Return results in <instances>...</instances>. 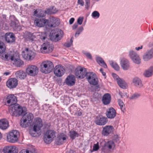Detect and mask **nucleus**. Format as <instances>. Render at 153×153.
<instances>
[{"instance_id": "4468645a", "label": "nucleus", "mask_w": 153, "mask_h": 153, "mask_svg": "<svg viewBox=\"0 0 153 153\" xmlns=\"http://www.w3.org/2000/svg\"><path fill=\"white\" fill-rule=\"evenodd\" d=\"M5 101L8 104L10 105V108H11L12 105L17 104V98L13 94L9 95L6 97Z\"/></svg>"}, {"instance_id": "6ab92c4d", "label": "nucleus", "mask_w": 153, "mask_h": 153, "mask_svg": "<svg viewBox=\"0 0 153 153\" xmlns=\"http://www.w3.org/2000/svg\"><path fill=\"white\" fill-rule=\"evenodd\" d=\"M129 56L133 61L137 64L140 63L141 59L137 54L135 52L130 51L129 53Z\"/></svg>"}, {"instance_id": "c85d7f7f", "label": "nucleus", "mask_w": 153, "mask_h": 153, "mask_svg": "<svg viewBox=\"0 0 153 153\" xmlns=\"http://www.w3.org/2000/svg\"><path fill=\"white\" fill-rule=\"evenodd\" d=\"M42 126V120L38 117L36 119L35 124L34 126L33 129L36 131V129L40 130Z\"/></svg>"}, {"instance_id": "4d7b16f0", "label": "nucleus", "mask_w": 153, "mask_h": 153, "mask_svg": "<svg viewBox=\"0 0 153 153\" xmlns=\"http://www.w3.org/2000/svg\"><path fill=\"white\" fill-rule=\"evenodd\" d=\"M113 140L117 142L119 140V137L117 135H114L113 137Z\"/></svg>"}, {"instance_id": "58836bf2", "label": "nucleus", "mask_w": 153, "mask_h": 153, "mask_svg": "<svg viewBox=\"0 0 153 153\" xmlns=\"http://www.w3.org/2000/svg\"><path fill=\"white\" fill-rule=\"evenodd\" d=\"M110 64L112 67L116 70L118 71L119 70L120 67L116 63L111 62H110Z\"/></svg>"}, {"instance_id": "9b49d317", "label": "nucleus", "mask_w": 153, "mask_h": 153, "mask_svg": "<svg viewBox=\"0 0 153 153\" xmlns=\"http://www.w3.org/2000/svg\"><path fill=\"white\" fill-rule=\"evenodd\" d=\"M22 55L25 59L30 60L34 58L35 54L33 52L26 48L24 51H22Z\"/></svg>"}, {"instance_id": "f8f14e48", "label": "nucleus", "mask_w": 153, "mask_h": 153, "mask_svg": "<svg viewBox=\"0 0 153 153\" xmlns=\"http://www.w3.org/2000/svg\"><path fill=\"white\" fill-rule=\"evenodd\" d=\"M53 48V46L51 45L50 43L45 42L42 45L41 50L42 53H49L52 51Z\"/></svg>"}, {"instance_id": "49530a36", "label": "nucleus", "mask_w": 153, "mask_h": 153, "mask_svg": "<svg viewBox=\"0 0 153 153\" xmlns=\"http://www.w3.org/2000/svg\"><path fill=\"white\" fill-rule=\"evenodd\" d=\"M83 30V27H80L76 31L75 34V36L76 37H78L80 33Z\"/></svg>"}, {"instance_id": "7ed1b4c3", "label": "nucleus", "mask_w": 153, "mask_h": 153, "mask_svg": "<svg viewBox=\"0 0 153 153\" xmlns=\"http://www.w3.org/2000/svg\"><path fill=\"white\" fill-rule=\"evenodd\" d=\"M63 35V33L62 30L55 28L51 31L50 38L51 40L56 42L62 38Z\"/></svg>"}, {"instance_id": "37998d69", "label": "nucleus", "mask_w": 153, "mask_h": 153, "mask_svg": "<svg viewBox=\"0 0 153 153\" xmlns=\"http://www.w3.org/2000/svg\"><path fill=\"white\" fill-rule=\"evenodd\" d=\"M46 13L45 11L41 10L37 14V16L39 17H43L46 16Z\"/></svg>"}, {"instance_id": "338daca9", "label": "nucleus", "mask_w": 153, "mask_h": 153, "mask_svg": "<svg viewBox=\"0 0 153 153\" xmlns=\"http://www.w3.org/2000/svg\"><path fill=\"white\" fill-rule=\"evenodd\" d=\"M40 39H41L42 40H45L46 38V37L45 36H42L40 37Z\"/></svg>"}, {"instance_id": "aec40b11", "label": "nucleus", "mask_w": 153, "mask_h": 153, "mask_svg": "<svg viewBox=\"0 0 153 153\" xmlns=\"http://www.w3.org/2000/svg\"><path fill=\"white\" fill-rule=\"evenodd\" d=\"M76 82L75 76L72 74L69 75L65 80L66 84L68 86H72L75 85Z\"/></svg>"}, {"instance_id": "69168bd1", "label": "nucleus", "mask_w": 153, "mask_h": 153, "mask_svg": "<svg viewBox=\"0 0 153 153\" xmlns=\"http://www.w3.org/2000/svg\"><path fill=\"white\" fill-rule=\"evenodd\" d=\"M142 48H143V46L142 45H141V46L140 47H139L137 48V47H136L135 48V49L137 50V51H139V50L140 49H141Z\"/></svg>"}, {"instance_id": "774afa93", "label": "nucleus", "mask_w": 153, "mask_h": 153, "mask_svg": "<svg viewBox=\"0 0 153 153\" xmlns=\"http://www.w3.org/2000/svg\"><path fill=\"white\" fill-rule=\"evenodd\" d=\"M10 72H6L4 73V75L7 76L10 74Z\"/></svg>"}, {"instance_id": "f03ea898", "label": "nucleus", "mask_w": 153, "mask_h": 153, "mask_svg": "<svg viewBox=\"0 0 153 153\" xmlns=\"http://www.w3.org/2000/svg\"><path fill=\"white\" fill-rule=\"evenodd\" d=\"M33 118V114L30 113H26L23 116L20 120V124L22 127L26 128L29 126Z\"/></svg>"}, {"instance_id": "f257e3e1", "label": "nucleus", "mask_w": 153, "mask_h": 153, "mask_svg": "<svg viewBox=\"0 0 153 153\" xmlns=\"http://www.w3.org/2000/svg\"><path fill=\"white\" fill-rule=\"evenodd\" d=\"M12 105L9 110V113L12 116H20L25 112L26 108L25 107H22L18 104Z\"/></svg>"}, {"instance_id": "bf43d9fd", "label": "nucleus", "mask_w": 153, "mask_h": 153, "mask_svg": "<svg viewBox=\"0 0 153 153\" xmlns=\"http://www.w3.org/2000/svg\"><path fill=\"white\" fill-rule=\"evenodd\" d=\"M74 20H75V19L74 18H71L69 20L70 24V25L72 24L73 23V22L74 21Z\"/></svg>"}, {"instance_id": "72a5a7b5", "label": "nucleus", "mask_w": 153, "mask_h": 153, "mask_svg": "<svg viewBox=\"0 0 153 153\" xmlns=\"http://www.w3.org/2000/svg\"><path fill=\"white\" fill-rule=\"evenodd\" d=\"M96 60L100 65L102 66L105 68H107L106 64L102 58L99 57H96Z\"/></svg>"}, {"instance_id": "de8ad7c7", "label": "nucleus", "mask_w": 153, "mask_h": 153, "mask_svg": "<svg viewBox=\"0 0 153 153\" xmlns=\"http://www.w3.org/2000/svg\"><path fill=\"white\" fill-rule=\"evenodd\" d=\"M92 16L93 17L98 18L100 16V14L97 11H95L92 13Z\"/></svg>"}, {"instance_id": "cd10ccee", "label": "nucleus", "mask_w": 153, "mask_h": 153, "mask_svg": "<svg viewBox=\"0 0 153 153\" xmlns=\"http://www.w3.org/2000/svg\"><path fill=\"white\" fill-rule=\"evenodd\" d=\"M26 73L24 71L20 70L15 73L16 77L20 79H22L25 78L27 76Z\"/></svg>"}, {"instance_id": "bb28decb", "label": "nucleus", "mask_w": 153, "mask_h": 153, "mask_svg": "<svg viewBox=\"0 0 153 153\" xmlns=\"http://www.w3.org/2000/svg\"><path fill=\"white\" fill-rule=\"evenodd\" d=\"M102 102L105 105H107L109 104L111 101V96L108 93L105 94L103 96L102 98Z\"/></svg>"}, {"instance_id": "e2e57ef3", "label": "nucleus", "mask_w": 153, "mask_h": 153, "mask_svg": "<svg viewBox=\"0 0 153 153\" xmlns=\"http://www.w3.org/2000/svg\"><path fill=\"white\" fill-rule=\"evenodd\" d=\"M78 27V24L76 23H75L73 26V29H75Z\"/></svg>"}, {"instance_id": "09e8293b", "label": "nucleus", "mask_w": 153, "mask_h": 153, "mask_svg": "<svg viewBox=\"0 0 153 153\" xmlns=\"http://www.w3.org/2000/svg\"><path fill=\"white\" fill-rule=\"evenodd\" d=\"M27 36L28 39L32 40H33L35 38V36L30 33H28Z\"/></svg>"}, {"instance_id": "2eb2a0df", "label": "nucleus", "mask_w": 153, "mask_h": 153, "mask_svg": "<svg viewBox=\"0 0 153 153\" xmlns=\"http://www.w3.org/2000/svg\"><path fill=\"white\" fill-rule=\"evenodd\" d=\"M65 72V70L63 67L57 65L54 69V73L55 75L58 77L62 76Z\"/></svg>"}, {"instance_id": "5701e85b", "label": "nucleus", "mask_w": 153, "mask_h": 153, "mask_svg": "<svg viewBox=\"0 0 153 153\" xmlns=\"http://www.w3.org/2000/svg\"><path fill=\"white\" fill-rule=\"evenodd\" d=\"M6 41L9 43H12L15 41V35L13 33H7L5 36Z\"/></svg>"}, {"instance_id": "4be33fe9", "label": "nucleus", "mask_w": 153, "mask_h": 153, "mask_svg": "<svg viewBox=\"0 0 153 153\" xmlns=\"http://www.w3.org/2000/svg\"><path fill=\"white\" fill-rule=\"evenodd\" d=\"M48 20L45 19L36 18L34 23L36 25L39 27H42L44 26Z\"/></svg>"}, {"instance_id": "ea45409f", "label": "nucleus", "mask_w": 153, "mask_h": 153, "mask_svg": "<svg viewBox=\"0 0 153 153\" xmlns=\"http://www.w3.org/2000/svg\"><path fill=\"white\" fill-rule=\"evenodd\" d=\"M39 130H37L36 129V131L34 130L33 128V129L30 130L29 131V132L30 134L33 137H37L38 134L36 133V132L39 131Z\"/></svg>"}, {"instance_id": "39448f33", "label": "nucleus", "mask_w": 153, "mask_h": 153, "mask_svg": "<svg viewBox=\"0 0 153 153\" xmlns=\"http://www.w3.org/2000/svg\"><path fill=\"white\" fill-rule=\"evenodd\" d=\"M56 131L54 130H47L43 137V140L47 144L51 143L56 137Z\"/></svg>"}, {"instance_id": "5fc2aeb1", "label": "nucleus", "mask_w": 153, "mask_h": 153, "mask_svg": "<svg viewBox=\"0 0 153 153\" xmlns=\"http://www.w3.org/2000/svg\"><path fill=\"white\" fill-rule=\"evenodd\" d=\"M112 75L114 79H116L117 80H117H118V79H121L119 78V76L113 73L112 74Z\"/></svg>"}, {"instance_id": "473e14b6", "label": "nucleus", "mask_w": 153, "mask_h": 153, "mask_svg": "<svg viewBox=\"0 0 153 153\" xmlns=\"http://www.w3.org/2000/svg\"><path fill=\"white\" fill-rule=\"evenodd\" d=\"M117 82L119 86L122 88L126 89L128 87L127 83L122 79H119Z\"/></svg>"}, {"instance_id": "f704fd0d", "label": "nucleus", "mask_w": 153, "mask_h": 153, "mask_svg": "<svg viewBox=\"0 0 153 153\" xmlns=\"http://www.w3.org/2000/svg\"><path fill=\"white\" fill-rule=\"evenodd\" d=\"M69 136L70 138L73 140L76 137H78L79 135V134L75 131L71 130L69 131Z\"/></svg>"}, {"instance_id": "423d86ee", "label": "nucleus", "mask_w": 153, "mask_h": 153, "mask_svg": "<svg viewBox=\"0 0 153 153\" xmlns=\"http://www.w3.org/2000/svg\"><path fill=\"white\" fill-rule=\"evenodd\" d=\"M19 136V133L18 131L13 130L7 134V139L10 142L15 143L18 140Z\"/></svg>"}, {"instance_id": "e433bc0d", "label": "nucleus", "mask_w": 153, "mask_h": 153, "mask_svg": "<svg viewBox=\"0 0 153 153\" xmlns=\"http://www.w3.org/2000/svg\"><path fill=\"white\" fill-rule=\"evenodd\" d=\"M14 64L17 67H20L23 65L24 63L23 61L20 59H15L14 60Z\"/></svg>"}, {"instance_id": "dca6fc26", "label": "nucleus", "mask_w": 153, "mask_h": 153, "mask_svg": "<svg viewBox=\"0 0 153 153\" xmlns=\"http://www.w3.org/2000/svg\"><path fill=\"white\" fill-rule=\"evenodd\" d=\"M114 130V128L112 126H106L103 128L102 134L104 136H107L113 133Z\"/></svg>"}, {"instance_id": "b1692460", "label": "nucleus", "mask_w": 153, "mask_h": 153, "mask_svg": "<svg viewBox=\"0 0 153 153\" xmlns=\"http://www.w3.org/2000/svg\"><path fill=\"white\" fill-rule=\"evenodd\" d=\"M120 65L124 70H128L129 68L130 64L128 61L125 58H122L121 60Z\"/></svg>"}, {"instance_id": "6e6d98bb", "label": "nucleus", "mask_w": 153, "mask_h": 153, "mask_svg": "<svg viewBox=\"0 0 153 153\" xmlns=\"http://www.w3.org/2000/svg\"><path fill=\"white\" fill-rule=\"evenodd\" d=\"M72 44V40L70 41V42L66 43L65 44V45L67 47H70Z\"/></svg>"}, {"instance_id": "864d4df0", "label": "nucleus", "mask_w": 153, "mask_h": 153, "mask_svg": "<svg viewBox=\"0 0 153 153\" xmlns=\"http://www.w3.org/2000/svg\"><path fill=\"white\" fill-rule=\"evenodd\" d=\"M11 26H13V27L15 29H16V27L18 26V24H16V23L14 22H12L11 23Z\"/></svg>"}, {"instance_id": "13d9d810", "label": "nucleus", "mask_w": 153, "mask_h": 153, "mask_svg": "<svg viewBox=\"0 0 153 153\" xmlns=\"http://www.w3.org/2000/svg\"><path fill=\"white\" fill-rule=\"evenodd\" d=\"M78 3L80 4L81 6H83L84 5V2L83 0H78Z\"/></svg>"}, {"instance_id": "1a4fd4ad", "label": "nucleus", "mask_w": 153, "mask_h": 153, "mask_svg": "<svg viewBox=\"0 0 153 153\" xmlns=\"http://www.w3.org/2000/svg\"><path fill=\"white\" fill-rule=\"evenodd\" d=\"M38 68L34 65H28L26 70V74L31 76H35L38 74Z\"/></svg>"}, {"instance_id": "7c9ffc66", "label": "nucleus", "mask_w": 153, "mask_h": 153, "mask_svg": "<svg viewBox=\"0 0 153 153\" xmlns=\"http://www.w3.org/2000/svg\"><path fill=\"white\" fill-rule=\"evenodd\" d=\"M133 82L134 85L137 88H140L143 86L141 80L138 77L134 78L133 80Z\"/></svg>"}, {"instance_id": "4c0bfd02", "label": "nucleus", "mask_w": 153, "mask_h": 153, "mask_svg": "<svg viewBox=\"0 0 153 153\" xmlns=\"http://www.w3.org/2000/svg\"><path fill=\"white\" fill-rule=\"evenodd\" d=\"M6 47L4 44L2 42L0 41V53H3L5 51Z\"/></svg>"}, {"instance_id": "680f3d73", "label": "nucleus", "mask_w": 153, "mask_h": 153, "mask_svg": "<svg viewBox=\"0 0 153 153\" xmlns=\"http://www.w3.org/2000/svg\"><path fill=\"white\" fill-rule=\"evenodd\" d=\"M76 114L77 116H81L82 114L81 112L80 111H77L76 113Z\"/></svg>"}, {"instance_id": "a211bd4d", "label": "nucleus", "mask_w": 153, "mask_h": 153, "mask_svg": "<svg viewBox=\"0 0 153 153\" xmlns=\"http://www.w3.org/2000/svg\"><path fill=\"white\" fill-rule=\"evenodd\" d=\"M18 84V81L16 78H11L7 81L6 85L10 89L15 88Z\"/></svg>"}, {"instance_id": "f3484780", "label": "nucleus", "mask_w": 153, "mask_h": 153, "mask_svg": "<svg viewBox=\"0 0 153 153\" xmlns=\"http://www.w3.org/2000/svg\"><path fill=\"white\" fill-rule=\"evenodd\" d=\"M66 139V135L63 133L58 134L55 140V143L57 145H61L65 143Z\"/></svg>"}, {"instance_id": "0e129e2a", "label": "nucleus", "mask_w": 153, "mask_h": 153, "mask_svg": "<svg viewBox=\"0 0 153 153\" xmlns=\"http://www.w3.org/2000/svg\"><path fill=\"white\" fill-rule=\"evenodd\" d=\"M100 71L102 73L103 76H105V75L106 73L105 72L103 71V69L102 68H101L100 69Z\"/></svg>"}, {"instance_id": "8fccbe9b", "label": "nucleus", "mask_w": 153, "mask_h": 153, "mask_svg": "<svg viewBox=\"0 0 153 153\" xmlns=\"http://www.w3.org/2000/svg\"><path fill=\"white\" fill-rule=\"evenodd\" d=\"M99 149V145L98 142L97 143L94 144L93 146V150L95 151L98 150Z\"/></svg>"}, {"instance_id": "c9c22d12", "label": "nucleus", "mask_w": 153, "mask_h": 153, "mask_svg": "<svg viewBox=\"0 0 153 153\" xmlns=\"http://www.w3.org/2000/svg\"><path fill=\"white\" fill-rule=\"evenodd\" d=\"M153 75V67L151 66L146 71L144 75L146 77H149Z\"/></svg>"}, {"instance_id": "a878e982", "label": "nucleus", "mask_w": 153, "mask_h": 153, "mask_svg": "<svg viewBox=\"0 0 153 153\" xmlns=\"http://www.w3.org/2000/svg\"><path fill=\"white\" fill-rule=\"evenodd\" d=\"M60 24L59 19L53 17L51 19L50 24L51 27H55L58 26Z\"/></svg>"}, {"instance_id": "a19ab883", "label": "nucleus", "mask_w": 153, "mask_h": 153, "mask_svg": "<svg viewBox=\"0 0 153 153\" xmlns=\"http://www.w3.org/2000/svg\"><path fill=\"white\" fill-rule=\"evenodd\" d=\"M53 7H52V9H48L46 10H45V12L46 13V14H53L56 13L57 12L56 10L54 11H53Z\"/></svg>"}, {"instance_id": "c03bdc74", "label": "nucleus", "mask_w": 153, "mask_h": 153, "mask_svg": "<svg viewBox=\"0 0 153 153\" xmlns=\"http://www.w3.org/2000/svg\"><path fill=\"white\" fill-rule=\"evenodd\" d=\"M140 96V94L138 93H135L130 97L131 100H135L138 98Z\"/></svg>"}, {"instance_id": "2f4dec72", "label": "nucleus", "mask_w": 153, "mask_h": 153, "mask_svg": "<svg viewBox=\"0 0 153 153\" xmlns=\"http://www.w3.org/2000/svg\"><path fill=\"white\" fill-rule=\"evenodd\" d=\"M15 148L12 146H7L3 149L4 153H15Z\"/></svg>"}, {"instance_id": "9d476101", "label": "nucleus", "mask_w": 153, "mask_h": 153, "mask_svg": "<svg viewBox=\"0 0 153 153\" xmlns=\"http://www.w3.org/2000/svg\"><path fill=\"white\" fill-rule=\"evenodd\" d=\"M88 73L85 68L81 67L76 68L75 71V74L76 76L81 79L86 77Z\"/></svg>"}, {"instance_id": "052dcab7", "label": "nucleus", "mask_w": 153, "mask_h": 153, "mask_svg": "<svg viewBox=\"0 0 153 153\" xmlns=\"http://www.w3.org/2000/svg\"><path fill=\"white\" fill-rule=\"evenodd\" d=\"M86 56L90 59L92 58L91 55L89 53H87L85 54Z\"/></svg>"}, {"instance_id": "79ce46f5", "label": "nucleus", "mask_w": 153, "mask_h": 153, "mask_svg": "<svg viewBox=\"0 0 153 153\" xmlns=\"http://www.w3.org/2000/svg\"><path fill=\"white\" fill-rule=\"evenodd\" d=\"M118 103L119 105V106L120 107V109L123 112H124V111L125 109V105L123 102L122 101H121L120 100H118Z\"/></svg>"}, {"instance_id": "c756f323", "label": "nucleus", "mask_w": 153, "mask_h": 153, "mask_svg": "<svg viewBox=\"0 0 153 153\" xmlns=\"http://www.w3.org/2000/svg\"><path fill=\"white\" fill-rule=\"evenodd\" d=\"M9 126V122L6 119H1L0 120V128L3 130L7 129Z\"/></svg>"}, {"instance_id": "603ef678", "label": "nucleus", "mask_w": 153, "mask_h": 153, "mask_svg": "<svg viewBox=\"0 0 153 153\" xmlns=\"http://www.w3.org/2000/svg\"><path fill=\"white\" fill-rule=\"evenodd\" d=\"M85 7L87 9H88L90 5V0H85Z\"/></svg>"}, {"instance_id": "ddd939ff", "label": "nucleus", "mask_w": 153, "mask_h": 153, "mask_svg": "<svg viewBox=\"0 0 153 153\" xmlns=\"http://www.w3.org/2000/svg\"><path fill=\"white\" fill-rule=\"evenodd\" d=\"M108 122L107 118L101 115H98L95 118V123L96 124L99 126L104 125Z\"/></svg>"}, {"instance_id": "20e7f679", "label": "nucleus", "mask_w": 153, "mask_h": 153, "mask_svg": "<svg viewBox=\"0 0 153 153\" xmlns=\"http://www.w3.org/2000/svg\"><path fill=\"white\" fill-rule=\"evenodd\" d=\"M41 71L42 73L48 74L50 73L53 69V65L50 61L42 62L40 65Z\"/></svg>"}, {"instance_id": "0eeeda50", "label": "nucleus", "mask_w": 153, "mask_h": 153, "mask_svg": "<svg viewBox=\"0 0 153 153\" xmlns=\"http://www.w3.org/2000/svg\"><path fill=\"white\" fill-rule=\"evenodd\" d=\"M115 145L113 141L110 140L105 142L102 146V151L105 153H109L114 150Z\"/></svg>"}, {"instance_id": "6e6552de", "label": "nucleus", "mask_w": 153, "mask_h": 153, "mask_svg": "<svg viewBox=\"0 0 153 153\" xmlns=\"http://www.w3.org/2000/svg\"><path fill=\"white\" fill-rule=\"evenodd\" d=\"M86 78L91 84L96 85L98 84V79L97 76L93 72H88Z\"/></svg>"}, {"instance_id": "a18cd8bd", "label": "nucleus", "mask_w": 153, "mask_h": 153, "mask_svg": "<svg viewBox=\"0 0 153 153\" xmlns=\"http://www.w3.org/2000/svg\"><path fill=\"white\" fill-rule=\"evenodd\" d=\"M20 153H35V151L33 152L31 151L29 149H24L22 150L20 152Z\"/></svg>"}, {"instance_id": "412c9836", "label": "nucleus", "mask_w": 153, "mask_h": 153, "mask_svg": "<svg viewBox=\"0 0 153 153\" xmlns=\"http://www.w3.org/2000/svg\"><path fill=\"white\" fill-rule=\"evenodd\" d=\"M116 111L112 107H111L107 110L106 115L107 117L110 119L114 118L116 116Z\"/></svg>"}, {"instance_id": "3c124183", "label": "nucleus", "mask_w": 153, "mask_h": 153, "mask_svg": "<svg viewBox=\"0 0 153 153\" xmlns=\"http://www.w3.org/2000/svg\"><path fill=\"white\" fill-rule=\"evenodd\" d=\"M83 18L82 17H79L78 19L77 22V23L81 25L82 24L83 20Z\"/></svg>"}, {"instance_id": "393cba45", "label": "nucleus", "mask_w": 153, "mask_h": 153, "mask_svg": "<svg viewBox=\"0 0 153 153\" xmlns=\"http://www.w3.org/2000/svg\"><path fill=\"white\" fill-rule=\"evenodd\" d=\"M153 57V49L146 52L143 56V59L145 61H148Z\"/></svg>"}]
</instances>
